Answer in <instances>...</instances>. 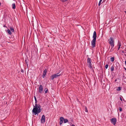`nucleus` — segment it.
Wrapping results in <instances>:
<instances>
[{
	"instance_id": "15",
	"label": "nucleus",
	"mask_w": 126,
	"mask_h": 126,
	"mask_svg": "<svg viewBox=\"0 0 126 126\" xmlns=\"http://www.w3.org/2000/svg\"><path fill=\"white\" fill-rule=\"evenodd\" d=\"M12 8L15 9L16 8V5L15 3H14L12 4Z\"/></svg>"
},
{
	"instance_id": "8",
	"label": "nucleus",
	"mask_w": 126,
	"mask_h": 126,
	"mask_svg": "<svg viewBox=\"0 0 126 126\" xmlns=\"http://www.w3.org/2000/svg\"><path fill=\"white\" fill-rule=\"evenodd\" d=\"M45 116L44 115H42L41 119V123H43L45 122Z\"/></svg>"
},
{
	"instance_id": "9",
	"label": "nucleus",
	"mask_w": 126,
	"mask_h": 126,
	"mask_svg": "<svg viewBox=\"0 0 126 126\" xmlns=\"http://www.w3.org/2000/svg\"><path fill=\"white\" fill-rule=\"evenodd\" d=\"M97 37L96 33V32L94 31L93 36V39L96 40Z\"/></svg>"
},
{
	"instance_id": "3",
	"label": "nucleus",
	"mask_w": 126,
	"mask_h": 126,
	"mask_svg": "<svg viewBox=\"0 0 126 126\" xmlns=\"http://www.w3.org/2000/svg\"><path fill=\"white\" fill-rule=\"evenodd\" d=\"M87 63L89 64V66L88 67L90 68L91 69H93V67L92 64L91 62L92 60L91 58H88L87 59Z\"/></svg>"
},
{
	"instance_id": "7",
	"label": "nucleus",
	"mask_w": 126,
	"mask_h": 126,
	"mask_svg": "<svg viewBox=\"0 0 126 126\" xmlns=\"http://www.w3.org/2000/svg\"><path fill=\"white\" fill-rule=\"evenodd\" d=\"M96 40L93 39L91 41V46L92 48H94L95 47Z\"/></svg>"
},
{
	"instance_id": "40",
	"label": "nucleus",
	"mask_w": 126,
	"mask_h": 126,
	"mask_svg": "<svg viewBox=\"0 0 126 126\" xmlns=\"http://www.w3.org/2000/svg\"><path fill=\"white\" fill-rule=\"evenodd\" d=\"M125 69L126 70V68H125Z\"/></svg>"
},
{
	"instance_id": "4",
	"label": "nucleus",
	"mask_w": 126,
	"mask_h": 126,
	"mask_svg": "<svg viewBox=\"0 0 126 126\" xmlns=\"http://www.w3.org/2000/svg\"><path fill=\"white\" fill-rule=\"evenodd\" d=\"M59 73H58L52 75L50 76V78L51 79L53 80L55 78H56L57 77L60 76H61V74H59Z\"/></svg>"
},
{
	"instance_id": "30",
	"label": "nucleus",
	"mask_w": 126,
	"mask_h": 126,
	"mask_svg": "<svg viewBox=\"0 0 126 126\" xmlns=\"http://www.w3.org/2000/svg\"><path fill=\"white\" fill-rule=\"evenodd\" d=\"M120 47H119V46H118V50H119L120 48Z\"/></svg>"
},
{
	"instance_id": "25",
	"label": "nucleus",
	"mask_w": 126,
	"mask_h": 126,
	"mask_svg": "<svg viewBox=\"0 0 126 126\" xmlns=\"http://www.w3.org/2000/svg\"><path fill=\"white\" fill-rule=\"evenodd\" d=\"M121 87H119L118 88L117 90L118 91H120L121 90Z\"/></svg>"
},
{
	"instance_id": "32",
	"label": "nucleus",
	"mask_w": 126,
	"mask_h": 126,
	"mask_svg": "<svg viewBox=\"0 0 126 126\" xmlns=\"http://www.w3.org/2000/svg\"><path fill=\"white\" fill-rule=\"evenodd\" d=\"M3 27H6V26L5 25L3 26Z\"/></svg>"
},
{
	"instance_id": "35",
	"label": "nucleus",
	"mask_w": 126,
	"mask_h": 126,
	"mask_svg": "<svg viewBox=\"0 0 126 126\" xmlns=\"http://www.w3.org/2000/svg\"><path fill=\"white\" fill-rule=\"evenodd\" d=\"M125 64H126V61H125Z\"/></svg>"
},
{
	"instance_id": "34",
	"label": "nucleus",
	"mask_w": 126,
	"mask_h": 126,
	"mask_svg": "<svg viewBox=\"0 0 126 126\" xmlns=\"http://www.w3.org/2000/svg\"><path fill=\"white\" fill-rule=\"evenodd\" d=\"M117 81V79H116L115 80V82H116V81Z\"/></svg>"
},
{
	"instance_id": "39",
	"label": "nucleus",
	"mask_w": 126,
	"mask_h": 126,
	"mask_svg": "<svg viewBox=\"0 0 126 126\" xmlns=\"http://www.w3.org/2000/svg\"><path fill=\"white\" fill-rule=\"evenodd\" d=\"M21 72H23V71L22 70L21 71Z\"/></svg>"
},
{
	"instance_id": "12",
	"label": "nucleus",
	"mask_w": 126,
	"mask_h": 126,
	"mask_svg": "<svg viewBox=\"0 0 126 126\" xmlns=\"http://www.w3.org/2000/svg\"><path fill=\"white\" fill-rule=\"evenodd\" d=\"M63 119H64V118L63 117H60V122L59 123L60 125H61L63 123Z\"/></svg>"
},
{
	"instance_id": "17",
	"label": "nucleus",
	"mask_w": 126,
	"mask_h": 126,
	"mask_svg": "<svg viewBox=\"0 0 126 126\" xmlns=\"http://www.w3.org/2000/svg\"><path fill=\"white\" fill-rule=\"evenodd\" d=\"M10 29L11 30L10 31H11L12 32H14V30L13 28H12V27H11L10 28Z\"/></svg>"
},
{
	"instance_id": "41",
	"label": "nucleus",
	"mask_w": 126,
	"mask_h": 126,
	"mask_svg": "<svg viewBox=\"0 0 126 126\" xmlns=\"http://www.w3.org/2000/svg\"><path fill=\"white\" fill-rule=\"evenodd\" d=\"M125 56H126V55L125 54Z\"/></svg>"
},
{
	"instance_id": "14",
	"label": "nucleus",
	"mask_w": 126,
	"mask_h": 126,
	"mask_svg": "<svg viewBox=\"0 0 126 126\" xmlns=\"http://www.w3.org/2000/svg\"><path fill=\"white\" fill-rule=\"evenodd\" d=\"M63 121L64 123H66L68 122V120L66 119H63Z\"/></svg>"
},
{
	"instance_id": "18",
	"label": "nucleus",
	"mask_w": 126,
	"mask_h": 126,
	"mask_svg": "<svg viewBox=\"0 0 126 126\" xmlns=\"http://www.w3.org/2000/svg\"><path fill=\"white\" fill-rule=\"evenodd\" d=\"M110 61L111 62H113L114 61V57H112L110 58Z\"/></svg>"
},
{
	"instance_id": "29",
	"label": "nucleus",
	"mask_w": 126,
	"mask_h": 126,
	"mask_svg": "<svg viewBox=\"0 0 126 126\" xmlns=\"http://www.w3.org/2000/svg\"><path fill=\"white\" fill-rule=\"evenodd\" d=\"M120 100L121 101H122V98L121 97H120Z\"/></svg>"
},
{
	"instance_id": "22",
	"label": "nucleus",
	"mask_w": 126,
	"mask_h": 126,
	"mask_svg": "<svg viewBox=\"0 0 126 126\" xmlns=\"http://www.w3.org/2000/svg\"><path fill=\"white\" fill-rule=\"evenodd\" d=\"M84 109H85V111L86 112H88V110L87 109V107H85V108Z\"/></svg>"
},
{
	"instance_id": "23",
	"label": "nucleus",
	"mask_w": 126,
	"mask_h": 126,
	"mask_svg": "<svg viewBox=\"0 0 126 126\" xmlns=\"http://www.w3.org/2000/svg\"><path fill=\"white\" fill-rule=\"evenodd\" d=\"M118 110H119L120 111H122V109L121 107H119L118 108Z\"/></svg>"
},
{
	"instance_id": "16",
	"label": "nucleus",
	"mask_w": 126,
	"mask_h": 126,
	"mask_svg": "<svg viewBox=\"0 0 126 126\" xmlns=\"http://www.w3.org/2000/svg\"><path fill=\"white\" fill-rule=\"evenodd\" d=\"M7 32L10 35L11 34H12L10 30L9 29L7 30Z\"/></svg>"
},
{
	"instance_id": "37",
	"label": "nucleus",
	"mask_w": 126,
	"mask_h": 126,
	"mask_svg": "<svg viewBox=\"0 0 126 126\" xmlns=\"http://www.w3.org/2000/svg\"><path fill=\"white\" fill-rule=\"evenodd\" d=\"M26 61H27V60H25V62H26V63H27V62H26Z\"/></svg>"
},
{
	"instance_id": "6",
	"label": "nucleus",
	"mask_w": 126,
	"mask_h": 126,
	"mask_svg": "<svg viewBox=\"0 0 126 126\" xmlns=\"http://www.w3.org/2000/svg\"><path fill=\"white\" fill-rule=\"evenodd\" d=\"M38 108L37 109V110L35 112V111L33 112L35 115H36L37 114H38L40 113L42 111V109L40 108Z\"/></svg>"
},
{
	"instance_id": "38",
	"label": "nucleus",
	"mask_w": 126,
	"mask_h": 126,
	"mask_svg": "<svg viewBox=\"0 0 126 126\" xmlns=\"http://www.w3.org/2000/svg\"><path fill=\"white\" fill-rule=\"evenodd\" d=\"M125 12L126 13V11H125Z\"/></svg>"
},
{
	"instance_id": "21",
	"label": "nucleus",
	"mask_w": 126,
	"mask_h": 126,
	"mask_svg": "<svg viewBox=\"0 0 126 126\" xmlns=\"http://www.w3.org/2000/svg\"><path fill=\"white\" fill-rule=\"evenodd\" d=\"M45 93H47L48 91V89L47 88H46L45 89Z\"/></svg>"
},
{
	"instance_id": "2",
	"label": "nucleus",
	"mask_w": 126,
	"mask_h": 126,
	"mask_svg": "<svg viewBox=\"0 0 126 126\" xmlns=\"http://www.w3.org/2000/svg\"><path fill=\"white\" fill-rule=\"evenodd\" d=\"M41 108V106L39 104H35V106H34L32 110V112H33L35 111H36L37 110V109L38 108Z\"/></svg>"
},
{
	"instance_id": "31",
	"label": "nucleus",
	"mask_w": 126,
	"mask_h": 126,
	"mask_svg": "<svg viewBox=\"0 0 126 126\" xmlns=\"http://www.w3.org/2000/svg\"><path fill=\"white\" fill-rule=\"evenodd\" d=\"M35 104H37L36 103L37 102V100H35Z\"/></svg>"
},
{
	"instance_id": "20",
	"label": "nucleus",
	"mask_w": 126,
	"mask_h": 126,
	"mask_svg": "<svg viewBox=\"0 0 126 126\" xmlns=\"http://www.w3.org/2000/svg\"><path fill=\"white\" fill-rule=\"evenodd\" d=\"M102 1V0H100L99 1V3L98 4V5L99 6H100V5L101 4V3H102H102H101Z\"/></svg>"
},
{
	"instance_id": "11",
	"label": "nucleus",
	"mask_w": 126,
	"mask_h": 126,
	"mask_svg": "<svg viewBox=\"0 0 126 126\" xmlns=\"http://www.w3.org/2000/svg\"><path fill=\"white\" fill-rule=\"evenodd\" d=\"M47 72V69H45L43 71V72L42 76V77L44 78L45 77V76L46 75Z\"/></svg>"
},
{
	"instance_id": "36",
	"label": "nucleus",
	"mask_w": 126,
	"mask_h": 126,
	"mask_svg": "<svg viewBox=\"0 0 126 126\" xmlns=\"http://www.w3.org/2000/svg\"><path fill=\"white\" fill-rule=\"evenodd\" d=\"M122 52L123 53H124V51H122Z\"/></svg>"
},
{
	"instance_id": "13",
	"label": "nucleus",
	"mask_w": 126,
	"mask_h": 126,
	"mask_svg": "<svg viewBox=\"0 0 126 126\" xmlns=\"http://www.w3.org/2000/svg\"><path fill=\"white\" fill-rule=\"evenodd\" d=\"M117 46L119 47H120L121 46V44L119 41H118Z\"/></svg>"
},
{
	"instance_id": "28",
	"label": "nucleus",
	"mask_w": 126,
	"mask_h": 126,
	"mask_svg": "<svg viewBox=\"0 0 126 126\" xmlns=\"http://www.w3.org/2000/svg\"><path fill=\"white\" fill-rule=\"evenodd\" d=\"M34 99H35V100H37L36 98V97L35 96H34Z\"/></svg>"
},
{
	"instance_id": "33",
	"label": "nucleus",
	"mask_w": 126,
	"mask_h": 126,
	"mask_svg": "<svg viewBox=\"0 0 126 126\" xmlns=\"http://www.w3.org/2000/svg\"><path fill=\"white\" fill-rule=\"evenodd\" d=\"M72 126H75L74 125H72Z\"/></svg>"
},
{
	"instance_id": "26",
	"label": "nucleus",
	"mask_w": 126,
	"mask_h": 126,
	"mask_svg": "<svg viewBox=\"0 0 126 126\" xmlns=\"http://www.w3.org/2000/svg\"><path fill=\"white\" fill-rule=\"evenodd\" d=\"M108 66V64H107L106 65L105 67V68L106 69H107Z\"/></svg>"
},
{
	"instance_id": "10",
	"label": "nucleus",
	"mask_w": 126,
	"mask_h": 126,
	"mask_svg": "<svg viewBox=\"0 0 126 126\" xmlns=\"http://www.w3.org/2000/svg\"><path fill=\"white\" fill-rule=\"evenodd\" d=\"M43 91V87L42 85H41L40 86L39 88V92L40 93H42Z\"/></svg>"
},
{
	"instance_id": "5",
	"label": "nucleus",
	"mask_w": 126,
	"mask_h": 126,
	"mask_svg": "<svg viewBox=\"0 0 126 126\" xmlns=\"http://www.w3.org/2000/svg\"><path fill=\"white\" fill-rule=\"evenodd\" d=\"M110 121L112 124L115 125L116 123L117 119L115 118H113L110 120Z\"/></svg>"
},
{
	"instance_id": "24",
	"label": "nucleus",
	"mask_w": 126,
	"mask_h": 126,
	"mask_svg": "<svg viewBox=\"0 0 126 126\" xmlns=\"http://www.w3.org/2000/svg\"><path fill=\"white\" fill-rule=\"evenodd\" d=\"M68 0H61V1L63 2H65L67 1Z\"/></svg>"
},
{
	"instance_id": "1",
	"label": "nucleus",
	"mask_w": 126,
	"mask_h": 126,
	"mask_svg": "<svg viewBox=\"0 0 126 126\" xmlns=\"http://www.w3.org/2000/svg\"><path fill=\"white\" fill-rule=\"evenodd\" d=\"M109 43L110 44L111 46L112 47L111 49L114 47V39L111 37H110L109 39L108 40Z\"/></svg>"
},
{
	"instance_id": "19",
	"label": "nucleus",
	"mask_w": 126,
	"mask_h": 126,
	"mask_svg": "<svg viewBox=\"0 0 126 126\" xmlns=\"http://www.w3.org/2000/svg\"><path fill=\"white\" fill-rule=\"evenodd\" d=\"M114 70V67L113 66H112L111 67L110 70L111 71H113Z\"/></svg>"
},
{
	"instance_id": "27",
	"label": "nucleus",
	"mask_w": 126,
	"mask_h": 126,
	"mask_svg": "<svg viewBox=\"0 0 126 126\" xmlns=\"http://www.w3.org/2000/svg\"><path fill=\"white\" fill-rule=\"evenodd\" d=\"M119 63H116V66L117 67V66H118L119 65Z\"/></svg>"
}]
</instances>
